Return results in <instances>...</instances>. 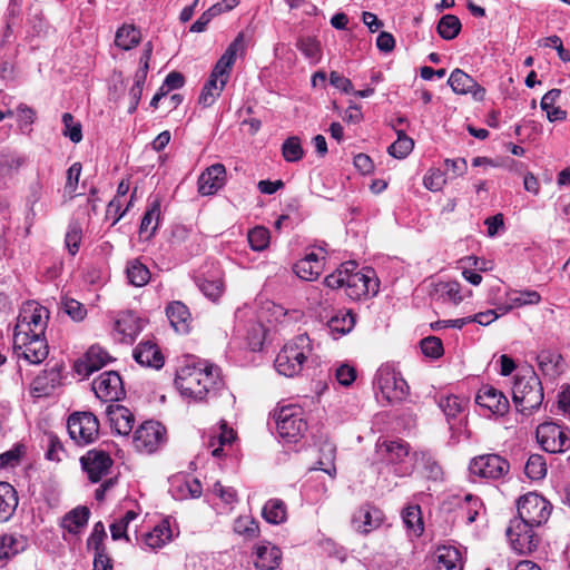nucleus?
<instances>
[{"label":"nucleus","mask_w":570,"mask_h":570,"mask_svg":"<svg viewBox=\"0 0 570 570\" xmlns=\"http://www.w3.org/2000/svg\"><path fill=\"white\" fill-rule=\"evenodd\" d=\"M223 385L220 368L206 361L188 358L176 371L175 386L190 401L204 402L215 396Z\"/></svg>","instance_id":"nucleus-1"},{"label":"nucleus","mask_w":570,"mask_h":570,"mask_svg":"<svg viewBox=\"0 0 570 570\" xmlns=\"http://www.w3.org/2000/svg\"><path fill=\"white\" fill-rule=\"evenodd\" d=\"M311 340L306 334H299L286 343L275 358L276 371L287 377L297 375L312 354Z\"/></svg>","instance_id":"nucleus-2"},{"label":"nucleus","mask_w":570,"mask_h":570,"mask_svg":"<svg viewBox=\"0 0 570 570\" xmlns=\"http://www.w3.org/2000/svg\"><path fill=\"white\" fill-rule=\"evenodd\" d=\"M512 397L517 410L522 414L529 415L540 407L543 401V389L535 373L531 372L515 379Z\"/></svg>","instance_id":"nucleus-3"},{"label":"nucleus","mask_w":570,"mask_h":570,"mask_svg":"<svg viewBox=\"0 0 570 570\" xmlns=\"http://www.w3.org/2000/svg\"><path fill=\"white\" fill-rule=\"evenodd\" d=\"M276 430L281 439L296 443L306 432L305 413L298 405H286L274 412Z\"/></svg>","instance_id":"nucleus-4"},{"label":"nucleus","mask_w":570,"mask_h":570,"mask_svg":"<svg viewBox=\"0 0 570 570\" xmlns=\"http://www.w3.org/2000/svg\"><path fill=\"white\" fill-rule=\"evenodd\" d=\"M13 353L28 364H40L49 353L45 333H13Z\"/></svg>","instance_id":"nucleus-5"},{"label":"nucleus","mask_w":570,"mask_h":570,"mask_svg":"<svg viewBox=\"0 0 570 570\" xmlns=\"http://www.w3.org/2000/svg\"><path fill=\"white\" fill-rule=\"evenodd\" d=\"M375 384L383 397L390 403L403 401L409 394L406 381L391 364L380 366L375 375Z\"/></svg>","instance_id":"nucleus-6"},{"label":"nucleus","mask_w":570,"mask_h":570,"mask_svg":"<svg viewBox=\"0 0 570 570\" xmlns=\"http://www.w3.org/2000/svg\"><path fill=\"white\" fill-rule=\"evenodd\" d=\"M535 438L542 450L548 453H563L570 450V430L554 422L539 424Z\"/></svg>","instance_id":"nucleus-7"},{"label":"nucleus","mask_w":570,"mask_h":570,"mask_svg":"<svg viewBox=\"0 0 570 570\" xmlns=\"http://www.w3.org/2000/svg\"><path fill=\"white\" fill-rule=\"evenodd\" d=\"M551 513V504L543 497L529 492L518 501L517 518L530 525L539 527L547 522Z\"/></svg>","instance_id":"nucleus-8"},{"label":"nucleus","mask_w":570,"mask_h":570,"mask_svg":"<svg viewBox=\"0 0 570 570\" xmlns=\"http://www.w3.org/2000/svg\"><path fill=\"white\" fill-rule=\"evenodd\" d=\"M67 430L79 445L95 442L99 434V421L91 412H75L68 417Z\"/></svg>","instance_id":"nucleus-9"},{"label":"nucleus","mask_w":570,"mask_h":570,"mask_svg":"<svg viewBox=\"0 0 570 570\" xmlns=\"http://www.w3.org/2000/svg\"><path fill=\"white\" fill-rule=\"evenodd\" d=\"M49 311L37 302L24 303L17 318L14 333H46Z\"/></svg>","instance_id":"nucleus-10"},{"label":"nucleus","mask_w":570,"mask_h":570,"mask_svg":"<svg viewBox=\"0 0 570 570\" xmlns=\"http://www.w3.org/2000/svg\"><path fill=\"white\" fill-rule=\"evenodd\" d=\"M351 272L345 276V291L352 299H361L367 295H375L379 292V281L371 268L358 271L348 268Z\"/></svg>","instance_id":"nucleus-11"},{"label":"nucleus","mask_w":570,"mask_h":570,"mask_svg":"<svg viewBox=\"0 0 570 570\" xmlns=\"http://www.w3.org/2000/svg\"><path fill=\"white\" fill-rule=\"evenodd\" d=\"M469 470L473 475L484 479L498 480L508 474L510 463L499 454L489 453L471 460Z\"/></svg>","instance_id":"nucleus-12"},{"label":"nucleus","mask_w":570,"mask_h":570,"mask_svg":"<svg viewBox=\"0 0 570 570\" xmlns=\"http://www.w3.org/2000/svg\"><path fill=\"white\" fill-rule=\"evenodd\" d=\"M245 51V35L244 32H239L216 62L209 78L225 87L229 79L230 70L236 61L237 55L239 53L242 56Z\"/></svg>","instance_id":"nucleus-13"},{"label":"nucleus","mask_w":570,"mask_h":570,"mask_svg":"<svg viewBox=\"0 0 570 570\" xmlns=\"http://www.w3.org/2000/svg\"><path fill=\"white\" fill-rule=\"evenodd\" d=\"M534 525H530L518 519H513L507 530L512 549L520 554H528L538 547L539 539L533 531Z\"/></svg>","instance_id":"nucleus-14"},{"label":"nucleus","mask_w":570,"mask_h":570,"mask_svg":"<svg viewBox=\"0 0 570 570\" xmlns=\"http://www.w3.org/2000/svg\"><path fill=\"white\" fill-rule=\"evenodd\" d=\"M165 428L155 421L142 423L134 433V445L140 452L153 453L165 442Z\"/></svg>","instance_id":"nucleus-15"},{"label":"nucleus","mask_w":570,"mask_h":570,"mask_svg":"<svg viewBox=\"0 0 570 570\" xmlns=\"http://www.w3.org/2000/svg\"><path fill=\"white\" fill-rule=\"evenodd\" d=\"M92 390L98 399L104 402H114L125 395L120 375L115 371L101 373L92 382Z\"/></svg>","instance_id":"nucleus-16"},{"label":"nucleus","mask_w":570,"mask_h":570,"mask_svg":"<svg viewBox=\"0 0 570 570\" xmlns=\"http://www.w3.org/2000/svg\"><path fill=\"white\" fill-rule=\"evenodd\" d=\"M80 462L83 471L88 475V479L94 483L99 482L105 475H107L112 465L110 455L107 452L97 449L89 450L81 456Z\"/></svg>","instance_id":"nucleus-17"},{"label":"nucleus","mask_w":570,"mask_h":570,"mask_svg":"<svg viewBox=\"0 0 570 570\" xmlns=\"http://www.w3.org/2000/svg\"><path fill=\"white\" fill-rule=\"evenodd\" d=\"M475 402L490 413L495 415H504L509 410V401L507 396L498 389L491 385H483L475 396Z\"/></svg>","instance_id":"nucleus-18"},{"label":"nucleus","mask_w":570,"mask_h":570,"mask_svg":"<svg viewBox=\"0 0 570 570\" xmlns=\"http://www.w3.org/2000/svg\"><path fill=\"white\" fill-rule=\"evenodd\" d=\"M226 183V168L223 164L207 167L198 177V193L203 196L216 194Z\"/></svg>","instance_id":"nucleus-19"},{"label":"nucleus","mask_w":570,"mask_h":570,"mask_svg":"<svg viewBox=\"0 0 570 570\" xmlns=\"http://www.w3.org/2000/svg\"><path fill=\"white\" fill-rule=\"evenodd\" d=\"M282 560V551L268 541L257 543L253 551V563L257 570H275Z\"/></svg>","instance_id":"nucleus-20"},{"label":"nucleus","mask_w":570,"mask_h":570,"mask_svg":"<svg viewBox=\"0 0 570 570\" xmlns=\"http://www.w3.org/2000/svg\"><path fill=\"white\" fill-rule=\"evenodd\" d=\"M106 414L110 428L119 435H128L135 423V416L129 409L120 404H109Z\"/></svg>","instance_id":"nucleus-21"},{"label":"nucleus","mask_w":570,"mask_h":570,"mask_svg":"<svg viewBox=\"0 0 570 570\" xmlns=\"http://www.w3.org/2000/svg\"><path fill=\"white\" fill-rule=\"evenodd\" d=\"M108 353L100 346H91L82 358L75 364V370L79 375L89 376L95 371L100 370L109 362Z\"/></svg>","instance_id":"nucleus-22"},{"label":"nucleus","mask_w":570,"mask_h":570,"mask_svg":"<svg viewBox=\"0 0 570 570\" xmlns=\"http://www.w3.org/2000/svg\"><path fill=\"white\" fill-rule=\"evenodd\" d=\"M376 454L387 463H401L410 453L409 444L403 440H379Z\"/></svg>","instance_id":"nucleus-23"},{"label":"nucleus","mask_w":570,"mask_h":570,"mask_svg":"<svg viewBox=\"0 0 570 570\" xmlns=\"http://www.w3.org/2000/svg\"><path fill=\"white\" fill-rule=\"evenodd\" d=\"M28 547V540L22 534L7 533L0 535V567L8 560L23 552Z\"/></svg>","instance_id":"nucleus-24"},{"label":"nucleus","mask_w":570,"mask_h":570,"mask_svg":"<svg viewBox=\"0 0 570 570\" xmlns=\"http://www.w3.org/2000/svg\"><path fill=\"white\" fill-rule=\"evenodd\" d=\"M383 521V513L380 509L371 505L362 507L354 515L355 528L366 534L379 528Z\"/></svg>","instance_id":"nucleus-25"},{"label":"nucleus","mask_w":570,"mask_h":570,"mask_svg":"<svg viewBox=\"0 0 570 570\" xmlns=\"http://www.w3.org/2000/svg\"><path fill=\"white\" fill-rule=\"evenodd\" d=\"M134 358L142 366L160 368L164 365V356L159 347L151 341L141 342L134 350Z\"/></svg>","instance_id":"nucleus-26"},{"label":"nucleus","mask_w":570,"mask_h":570,"mask_svg":"<svg viewBox=\"0 0 570 570\" xmlns=\"http://www.w3.org/2000/svg\"><path fill=\"white\" fill-rule=\"evenodd\" d=\"M538 365L542 374L550 379H556L564 372V362L556 351L543 350L538 356Z\"/></svg>","instance_id":"nucleus-27"},{"label":"nucleus","mask_w":570,"mask_h":570,"mask_svg":"<svg viewBox=\"0 0 570 570\" xmlns=\"http://www.w3.org/2000/svg\"><path fill=\"white\" fill-rule=\"evenodd\" d=\"M173 491L177 499L199 498L203 487L199 480L185 475H177L173 479Z\"/></svg>","instance_id":"nucleus-28"},{"label":"nucleus","mask_w":570,"mask_h":570,"mask_svg":"<svg viewBox=\"0 0 570 570\" xmlns=\"http://www.w3.org/2000/svg\"><path fill=\"white\" fill-rule=\"evenodd\" d=\"M167 317L178 333H187L189 331L190 313L181 302H173L166 307Z\"/></svg>","instance_id":"nucleus-29"},{"label":"nucleus","mask_w":570,"mask_h":570,"mask_svg":"<svg viewBox=\"0 0 570 570\" xmlns=\"http://www.w3.org/2000/svg\"><path fill=\"white\" fill-rule=\"evenodd\" d=\"M90 511L87 507H77L61 520V527L70 534H78L88 523Z\"/></svg>","instance_id":"nucleus-30"},{"label":"nucleus","mask_w":570,"mask_h":570,"mask_svg":"<svg viewBox=\"0 0 570 570\" xmlns=\"http://www.w3.org/2000/svg\"><path fill=\"white\" fill-rule=\"evenodd\" d=\"M115 331L121 342L130 344L141 331V326L132 314L127 313L115 322Z\"/></svg>","instance_id":"nucleus-31"},{"label":"nucleus","mask_w":570,"mask_h":570,"mask_svg":"<svg viewBox=\"0 0 570 570\" xmlns=\"http://www.w3.org/2000/svg\"><path fill=\"white\" fill-rule=\"evenodd\" d=\"M173 539V532L167 520L161 521L154 529L146 533L144 543L150 550H158Z\"/></svg>","instance_id":"nucleus-32"},{"label":"nucleus","mask_w":570,"mask_h":570,"mask_svg":"<svg viewBox=\"0 0 570 570\" xmlns=\"http://www.w3.org/2000/svg\"><path fill=\"white\" fill-rule=\"evenodd\" d=\"M18 505V495L14 488L8 482H0V522L8 521Z\"/></svg>","instance_id":"nucleus-33"},{"label":"nucleus","mask_w":570,"mask_h":570,"mask_svg":"<svg viewBox=\"0 0 570 570\" xmlns=\"http://www.w3.org/2000/svg\"><path fill=\"white\" fill-rule=\"evenodd\" d=\"M60 373L57 368L45 371L42 375H38L31 384V394L35 397L49 395L59 383Z\"/></svg>","instance_id":"nucleus-34"},{"label":"nucleus","mask_w":570,"mask_h":570,"mask_svg":"<svg viewBox=\"0 0 570 570\" xmlns=\"http://www.w3.org/2000/svg\"><path fill=\"white\" fill-rule=\"evenodd\" d=\"M541 302V295L533 289L525 291H509L507 293L508 306L503 309V313L511 308H518L525 305H538Z\"/></svg>","instance_id":"nucleus-35"},{"label":"nucleus","mask_w":570,"mask_h":570,"mask_svg":"<svg viewBox=\"0 0 570 570\" xmlns=\"http://www.w3.org/2000/svg\"><path fill=\"white\" fill-rule=\"evenodd\" d=\"M438 570H462L460 551L454 547H441L436 550Z\"/></svg>","instance_id":"nucleus-36"},{"label":"nucleus","mask_w":570,"mask_h":570,"mask_svg":"<svg viewBox=\"0 0 570 570\" xmlns=\"http://www.w3.org/2000/svg\"><path fill=\"white\" fill-rule=\"evenodd\" d=\"M159 218H160V200L158 198H156L149 204L146 213L142 216L140 227H139L140 235H145L146 238H150L155 234V232L158 227Z\"/></svg>","instance_id":"nucleus-37"},{"label":"nucleus","mask_w":570,"mask_h":570,"mask_svg":"<svg viewBox=\"0 0 570 570\" xmlns=\"http://www.w3.org/2000/svg\"><path fill=\"white\" fill-rule=\"evenodd\" d=\"M560 95V89H551L541 99V109L547 112V117L551 122L561 121L567 118V111L554 105Z\"/></svg>","instance_id":"nucleus-38"},{"label":"nucleus","mask_w":570,"mask_h":570,"mask_svg":"<svg viewBox=\"0 0 570 570\" xmlns=\"http://www.w3.org/2000/svg\"><path fill=\"white\" fill-rule=\"evenodd\" d=\"M465 405V399L459 397L456 395H444L439 400V406L446 416L451 428L454 424L452 421L456 420L458 415L463 412Z\"/></svg>","instance_id":"nucleus-39"},{"label":"nucleus","mask_w":570,"mask_h":570,"mask_svg":"<svg viewBox=\"0 0 570 570\" xmlns=\"http://www.w3.org/2000/svg\"><path fill=\"white\" fill-rule=\"evenodd\" d=\"M218 430V434L210 441V446H215V442H218V446L214 448L212 451V455L215 458H220L224 454V448L230 446L236 440V432L227 424L226 421L222 420L219 422Z\"/></svg>","instance_id":"nucleus-40"},{"label":"nucleus","mask_w":570,"mask_h":570,"mask_svg":"<svg viewBox=\"0 0 570 570\" xmlns=\"http://www.w3.org/2000/svg\"><path fill=\"white\" fill-rule=\"evenodd\" d=\"M354 325L355 316L351 313V311H340L327 322V326L331 333L337 334L338 336L350 333Z\"/></svg>","instance_id":"nucleus-41"},{"label":"nucleus","mask_w":570,"mask_h":570,"mask_svg":"<svg viewBox=\"0 0 570 570\" xmlns=\"http://www.w3.org/2000/svg\"><path fill=\"white\" fill-rule=\"evenodd\" d=\"M262 515L268 523L281 524L287 518L286 504L281 499H271L264 504Z\"/></svg>","instance_id":"nucleus-42"},{"label":"nucleus","mask_w":570,"mask_h":570,"mask_svg":"<svg viewBox=\"0 0 570 570\" xmlns=\"http://www.w3.org/2000/svg\"><path fill=\"white\" fill-rule=\"evenodd\" d=\"M140 31L131 24L120 27L115 36V45L122 50H130L140 41Z\"/></svg>","instance_id":"nucleus-43"},{"label":"nucleus","mask_w":570,"mask_h":570,"mask_svg":"<svg viewBox=\"0 0 570 570\" xmlns=\"http://www.w3.org/2000/svg\"><path fill=\"white\" fill-rule=\"evenodd\" d=\"M126 274L128 282L136 287L145 286L150 279L149 269L137 258L127 263Z\"/></svg>","instance_id":"nucleus-44"},{"label":"nucleus","mask_w":570,"mask_h":570,"mask_svg":"<svg viewBox=\"0 0 570 570\" xmlns=\"http://www.w3.org/2000/svg\"><path fill=\"white\" fill-rule=\"evenodd\" d=\"M197 284L202 293L213 302L217 301L225 289L224 282L218 274L199 278Z\"/></svg>","instance_id":"nucleus-45"},{"label":"nucleus","mask_w":570,"mask_h":570,"mask_svg":"<svg viewBox=\"0 0 570 570\" xmlns=\"http://www.w3.org/2000/svg\"><path fill=\"white\" fill-rule=\"evenodd\" d=\"M448 83L459 95H465L476 86V81L461 69H454L451 72Z\"/></svg>","instance_id":"nucleus-46"},{"label":"nucleus","mask_w":570,"mask_h":570,"mask_svg":"<svg viewBox=\"0 0 570 570\" xmlns=\"http://www.w3.org/2000/svg\"><path fill=\"white\" fill-rule=\"evenodd\" d=\"M402 520L406 529L414 535L419 537L423 532V522L421 509L419 505H410L402 512Z\"/></svg>","instance_id":"nucleus-47"},{"label":"nucleus","mask_w":570,"mask_h":570,"mask_svg":"<svg viewBox=\"0 0 570 570\" xmlns=\"http://www.w3.org/2000/svg\"><path fill=\"white\" fill-rule=\"evenodd\" d=\"M461 27V21L456 16L445 14L440 19L436 30L444 40H452L460 33Z\"/></svg>","instance_id":"nucleus-48"},{"label":"nucleus","mask_w":570,"mask_h":570,"mask_svg":"<svg viewBox=\"0 0 570 570\" xmlns=\"http://www.w3.org/2000/svg\"><path fill=\"white\" fill-rule=\"evenodd\" d=\"M235 533L247 540H253L259 535L258 522L249 515L238 517L233 527Z\"/></svg>","instance_id":"nucleus-49"},{"label":"nucleus","mask_w":570,"mask_h":570,"mask_svg":"<svg viewBox=\"0 0 570 570\" xmlns=\"http://www.w3.org/2000/svg\"><path fill=\"white\" fill-rule=\"evenodd\" d=\"M434 291L442 298L448 299L455 305L463 301L461 285L456 281L439 282L434 285Z\"/></svg>","instance_id":"nucleus-50"},{"label":"nucleus","mask_w":570,"mask_h":570,"mask_svg":"<svg viewBox=\"0 0 570 570\" xmlns=\"http://www.w3.org/2000/svg\"><path fill=\"white\" fill-rule=\"evenodd\" d=\"M397 139L389 147V154L397 159L405 158L413 149V139L405 135L403 130H396Z\"/></svg>","instance_id":"nucleus-51"},{"label":"nucleus","mask_w":570,"mask_h":570,"mask_svg":"<svg viewBox=\"0 0 570 570\" xmlns=\"http://www.w3.org/2000/svg\"><path fill=\"white\" fill-rule=\"evenodd\" d=\"M524 472L531 480H541L547 474V463L542 455L532 454L529 456Z\"/></svg>","instance_id":"nucleus-52"},{"label":"nucleus","mask_w":570,"mask_h":570,"mask_svg":"<svg viewBox=\"0 0 570 570\" xmlns=\"http://www.w3.org/2000/svg\"><path fill=\"white\" fill-rule=\"evenodd\" d=\"M247 239L253 250L262 252L269 245V230L263 226H256L248 232Z\"/></svg>","instance_id":"nucleus-53"},{"label":"nucleus","mask_w":570,"mask_h":570,"mask_svg":"<svg viewBox=\"0 0 570 570\" xmlns=\"http://www.w3.org/2000/svg\"><path fill=\"white\" fill-rule=\"evenodd\" d=\"M224 86L215 81L214 79H208L205 86L202 89L200 96L198 98V102L204 107L212 106L216 99L220 96L224 90Z\"/></svg>","instance_id":"nucleus-54"},{"label":"nucleus","mask_w":570,"mask_h":570,"mask_svg":"<svg viewBox=\"0 0 570 570\" xmlns=\"http://www.w3.org/2000/svg\"><path fill=\"white\" fill-rule=\"evenodd\" d=\"M321 451L323 453V456L320 458V460L317 462L318 470H322L325 473H327L328 475L334 476L336 473V469L334 465L336 449H335L334 444L331 442H325L323 444Z\"/></svg>","instance_id":"nucleus-55"},{"label":"nucleus","mask_w":570,"mask_h":570,"mask_svg":"<svg viewBox=\"0 0 570 570\" xmlns=\"http://www.w3.org/2000/svg\"><path fill=\"white\" fill-rule=\"evenodd\" d=\"M295 274L304 281H314L322 273V264H312L308 259H299L294 265Z\"/></svg>","instance_id":"nucleus-56"},{"label":"nucleus","mask_w":570,"mask_h":570,"mask_svg":"<svg viewBox=\"0 0 570 570\" xmlns=\"http://www.w3.org/2000/svg\"><path fill=\"white\" fill-rule=\"evenodd\" d=\"M107 538L105 525L102 522H97L87 540V548L92 550L94 553L107 551L104 541Z\"/></svg>","instance_id":"nucleus-57"},{"label":"nucleus","mask_w":570,"mask_h":570,"mask_svg":"<svg viewBox=\"0 0 570 570\" xmlns=\"http://www.w3.org/2000/svg\"><path fill=\"white\" fill-rule=\"evenodd\" d=\"M63 136L68 137L72 142L78 144L82 139L81 124L73 119L69 112L62 115Z\"/></svg>","instance_id":"nucleus-58"},{"label":"nucleus","mask_w":570,"mask_h":570,"mask_svg":"<svg viewBox=\"0 0 570 570\" xmlns=\"http://www.w3.org/2000/svg\"><path fill=\"white\" fill-rule=\"evenodd\" d=\"M356 268L357 264L355 262H345L343 263L335 273L330 274L325 277V284L330 288H341L345 287V276L346 273L351 272L348 268Z\"/></svg>","instance_id":"nucleus-59"},{"label":"nucleus","mask_w":570,"mask_h":570,"mask_svg":"<svg viewBox=\"0 0 570 570\" xmlns=\"http://www.w3.org/2000/svg\"><path fill=\"white\" fill-rule=\"evenodd\" d=\"M283 157L286 161L294 163L302 159L304 151L297 137L287 138L282 146Z\"/></svg>","instance_id":"nucleus-60"},{"label":"nucleus","mask_w":570,"mask_h":570,"mask_svg":"<svg viewBox=\"0 0 570 570\" xmlns=\"http://www.w3.org/2000/svg\"><path fill=\"white\" fill-rule=\"evenodd\" d=\"M297 48L313 62H317L321 59V46L315 38H301L297 42Z\"/></svg>","instance_id":"nucleus-61"},{"label":"nucleus","mask_w":570,"mask_h":570,"mask_svg":"<svg viewBox=\"0 0 570 570\" xmlns=\"http://www.w3.org/2000/svg\"><path fill=\"white\" fill-rule=\"evenodd\" d=\"M81 175V164L73 163L67 170V180L65 185V195L69 198L76 196L79 178Z\"/></svg>","instance_id":"nucleus-62"},{"label":"nucleus","mask_w":570,"mask_h":570,"mask_svg":"<svg viewBox=\"0 0 570 570\" xmlns=\"http://www.w3.org/2000/svg\"><path fill=\"white\" fill-rule=\"evenodd\" d=\"M81 237H82L81 227L76 223L70 224L68 226V230L66 233L65 244H66L68 252L72 256L76 255L79 249Z\"/></svg>","instance_id":"nucleus-63"},{"label":"nucleus","mask_w":570,"mask_h":570,"mask_svg":"<svg viewBox=\"0 0 570 570\" xmlns=\"http://www.w3.org/2000/svg\"><path fill=\"white\" fill-rule=\"evenodd\" d=\"M421 351L424 355L438 358L443 354L442 341L436 336H429L421 341Z\"/></svg>","instance_id":"nucleus-64"}]
</instances>
